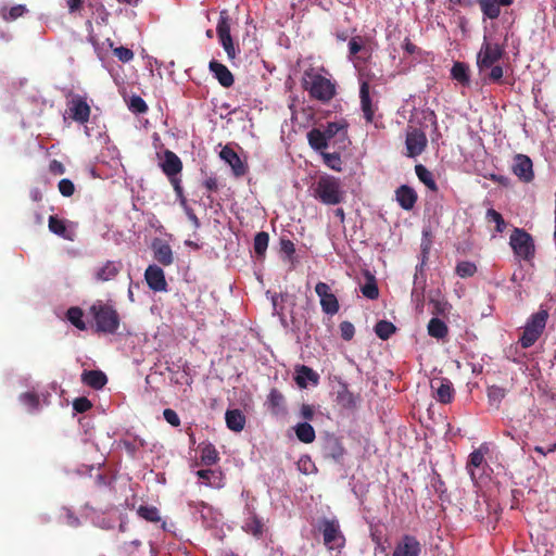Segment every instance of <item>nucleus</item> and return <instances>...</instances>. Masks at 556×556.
<instances>
[{
	"instance_id": "603ef678",
	"label": "nucleus",
	"mask_w": 556,
	"mask_h": 556,
	"mask_svg": "<svg viewBox=\"0 0 556 556\" xmlns=\"http://www.w3.org/2000/svg\"><path fill=\"white\" fill-rule=\"evenodd\" d=\"M486 218L490 222H494L496 224L495 229L497 232L504 231V229L506 227V223H505L503 216L497 211H495L494 208H489L486 211Z\"/></svg>"
},
{
	"instance_id": "58836bf2",
	"label": "nucleus",
	"mask_w": 556,
	"mask_h": 556,
	"mask_svg": "<svg viewBox=\"0 0 556 556\" xmlns=\"http://www.w3.org/2000/svg\"><path fill=\"white\" fill-rule=\"evenodd\" d=\"M27 12V9L23 4H16L12 8L3 7L0 9V16L5 22H12L23 16Z\"/></svg>"
},
{
	"instance_id": "37998d69",
	"label": "nucleus",
	"mask_w": 556,
	"mask_h": 556,
	"mask_svg": "<svg viewBox=\"0 0 556 556\" xmlns=\"http://www.w3.org/2000/svg\"><path fill=\"white\" fill-rule=\"evenodd\" d=\"M506 396V390L498 386H491L488 388V399L492 406L500 408V404Z\"/></svg>"
},
{
	"instance_id": "c756f323",
	"label": "nucleus",
	"mask_w": 556,
	"mask_h": 556,
	"mask_svg": "<svg viewBox=\"0 0 556 556\" xmlns=\"http://www.w3.org/2000/svg\"><path fill=\"white\" fill-rule=\"evenodd\" d=\"M307 141L312 149L320 152H324L329 144V141L319 128H313L307 132Z\"/></svg>"
},
{
	"instance_id": "423d86ee",
	"label": "nucleus",
	"mask_w": 556,
	"mask_h": 556,
	"mask_svg": "<svg viewBox=\"0 0 556 556\" xmlns=\"http://www.w3.org/2000/svg\"><path fill=\"white\" fill-rule=\"evenodd\" d=\"M509 245L516 257L530 261L534 257L535 245L533 238L525 229L515 228L509 238Z\"/></svg>"
},
{
	"instance_id": "412c9836",
	"label": "nucleus",
	"mask_w": 556,
	"mask_h": 556,
	"mask_svg": "<svg viewBox=\"0 0 556 556\" xmlns=\"http://www.w3.org/2000/svg\"><path fill=\"white\" fill-rule=\"evenodd\" d=\"M361 106L367 123H371L375 115V108L370 98V85L364 80L359 88Z\"/></svg>"
},
{
	"instance_id": "9d476101",
	"label": "nucleus",
	"mask_w": 556,
	"mask_h": 556,
	"mask_svg": "<svg viewBox=\"0 0 556 556\" xmlns=\"http://www.w3.org/2000/svg\"><path fill=\"white\" fill-rule=\"evenodd\" d=\"M430 388L434 399L441 404H450L455 395L453 383L444 377H435L430 381Z\"/></svg>"
},
{
	"instance_id": "5701e85b",
	"label": "nucleus",
	"mask_w": 556,
	"mask_h": 556,
	"mask_svg": "<svg viewBox=\"0 0 556 556\" xmlns=\"http://www.w3.org/2000/svg\"><path fill=\"white\" fill-rule=\"evenodd\" d=\"M267 407L271 415L280 416L286 414V400L283 394L277 390L271 389L267 395Z\"/></svg>"
},
{
	"instance_id": "6e6d98bb",
	"label": "nucleus",
	"mask_w": 556,
	"mask_h": 556,
	"mask_svg": "<svg viewBox=\"0 0 556 556\" xmlns=\"http://www.w3.org/2000/svg\"><path fill=\"white\" fill-rule=\"evenodd\" d=\"M58 188L60 193L65 198L72 197L75 192V185L68 178L61 179L58 184Z\"/></svg>"
},
{
	"instance_id": "f3484780",
	"label": "nucleus",
	"mask_w": 556,
	"mask_h": 556,
	"mask_svg": "<svg viewBox=\"0 0 556 556\" xmlns=\"http://www.w3.org/2000/svg\"><path fill=\"white\" fill-rule=\"evenodd\" d=\"M146 281L151 290L154 292H162L167 290V282L164 271L156 265H150L144 273Z\"/></svg>"
},
{
	"instance_id": "a211bd4d",
	"label": "nucleus",
	"mask_w": 556,
	"mask_h": 556,
	"mask_svg": "<svg viewBox=\"0 0 556 556\" xmlns=\"http://www.w3.org/2000/svg\"><path fill=\"white\" fill-rule=\"evenodd\" d=\"M484 18L496 20L502 7H510L514 0H477Z\"/></svg>"
},
{
	"instance_id": "0eeeda50",
	"label": "nucleus",
	"mask_w": 556,
	"mask_h": 556,
	"mask_svg": "<svg viewBox=\"0 0 556 556\" xmlns=\"http://www.w3.org/2000/svg\"><path fill=\"white\" fill-rule=\"evenodd\" d=\"M505 54L504 48L497 42H491L484 38L477 54V67L480 73L496 64Z\"/></svg>"
},
{
	"instance_id": "de8ad7c7",
	"label": "nucleus",
	"mask_w": 556,
	"mask_h": 556,
	"mask_svg": "<svg viewBox=\"0 0 556 556\" xmlns=\"http://www.w3.org/2000/svg\"><path fill=\"white\" fill-rule=\"evenodd\" d=\"M122 445L124 446L125 451L130 457H136L137 452L139 448L144 446V441L142 439L135 438L134 440H122Z\"/></svg>"
},
{
	"instance_id": "a878e982",
	"label": "nucleus",
	"mask_w": 556,
	"mask_h": 556,
	"mask_svg": "<svg viewBox=\"0 0 556 556\" xmlns=\"http://www.w3.org/2000/svg\"><path fill=\"white\" fill-rule=\"evenodd\" d=\"M48 227L52 233L65 240H74V232L67 228L66 222L64 219H61L55 215H51L48 220Z\"/></svg>"
},
{
	"instance_id": "aec40b11",
	"label": "nucleus",
	"mask_w": 556,
	"mask_h": 556,
	"mask_svg": "<svg viewBox=\"0 0 556 556\" xmlns=\"http://www.w3.org/2000/svg\"><path fill=\"white\" fill-rule=\"evenodd\" d=\"M208 68L224 88H229L233 85V75L226 65L219 63L216 60H212L208 64Z\"/></svg>"
},
{
	"instance_id": "c85d7f7f",
	"label": "nucleus",
	"mask_w": 556,
	"mask_h": 556,
	"mask_svg": "<svg viewBox=\"0 0 556 556\" xmlns=\"http://www.w3.org/2000/svg\"><path fill=\"white\" fill-rule=\"evenodd\" d=\"M325 456L332 458L333 460H340L345 454V448L337 438H330L327 440L325 447Z\"/></svg>"
},
{
	"instance_id": "6e6552de",
	"label": "nucleus",
	"mask_w": 556,
	"mask_h": 556,
	"mask_svg": "<svg viewBox=\"0 0 556 556\" xmlns=\"http://www.w3.org/2000/svg\"><path fill=\"white\" fill-rule=\"evenodd\" d=\"M315 292L319 296L320 306L325 314L334 315L340 309L337 296L331 292L330 286L319 281L315 286Z\"/></svg>"
},
{
	"instance_id": "ddd939ff",
	"label": "nucleus",
	"mask_w": 556,
	"mask_h": 556,
	"mask_svg": "<svg viewBox=\"0 0 556 556\" xmlns=\"http://www.w3.org/2000/svg\"><path fill=\"white\" fill-rule=\"evenodd\" d=\"M421 544L416 536L404 534L396 543L392 556H420Z\"/></svg>"
},
{
	"instance_id": "3c124183",
	"label": "nucleus",
	"mask_w": 556,
	"mask_h": 556,
	"mask_svg": "<svg viewBox=\"0 0 556 556\" xmlns=\"http://www.w3.org/2000/svg\"><path fill=\"white\" fill-rule=\"evenodd\" d=\"M489 74L483 78L485 83H502V78L504 76V70L501 65L494 64L491 66Z\"/></svg>"
},
{
	"instance_id": "6ab92c4d",
	"label": "nucleus",
	"mask_w": 556,
	"mask_h": 556,
	"mask_svg": "<svg viewBox=\"0 0 556 556\" xmlns=\"http://www.w3.org/2000/svg\"><path fill=\"white\" fill-rule=\"evenodd\" d=\"M395 199L403 210L410 211L412 208H414L418 197L416 191L412 187L407 185H402L395 191Z\"/></svg>"
},
{
	"instance_id": "864d4df0",
	"label": "nucleus",
	"mask_w": 556,
	"mask_h": 556,
	"mask_svg": "<svg viewBox=\"0 0 556 556\" xmlns=\"http://www.w3.org/2000/svg\"><path fill=\"white\" fill-rule=\"evenodd\" d=\"M218 39L224 50L226 51L228 59L233 60L236 58V49L233 46L231 35L218 37Z\"/></svg>"
},
{
	"instance_id": "338daca9",
	"label": "nucleus",
	"mask_w": 556,
	"mask_h": 556,
	"mask_svg": "<svg viewBox=\"0 0 556 556\" xmlns=\"http://www.w3.org/2000/svg\"><path fill=\"white\" fill-rule=\"evenodd\" d=\"M214 471L211 469H201L197 472L198 477L202 479L207 485H213L211 477L214 476Z\"/></svg>"
},
{
	"instance_id": "09e8293b",
	"label": "nucleus",
	"mask_w": 556,
	"mask_h": 556,
	"mask_svg": "<svg viewBox=\"0 0 556 556\" xmlns=\"http://www.w3.org/2000/svg\"><path fill=\"white\" fill-rule=\"evenodd\" d=\"M217 36L230 35V20L226 11H222L216 27Z\"/></svg>"
},
{
	"instance_id": "c03bdc74",
	"label": "nucleus",
	"mask_w": 556,
	"mask_h": 556,
	"mask_svg": "<svg viewBox=\"0 0 556 556\" xmlns=\"http://www.w3.org/2000/svg\"><path fill=\"white\" fill-rule=\"evenodd\" d=\"M321 156L324 160V163L331 169L336 172L342 170V160L338 152L329 153V152H321Z\"/></svg>"
},
{
	"instance_id": "f8f14e48",
	"label": "nucleus",
	"mask_w": 556,
	"mask_h": 556,
	"mask_svg": "<svg viewBox=\"0 0 556 556\" xmlns=\"http://www.w3.org/2000/svg\"><path fill=\"white\" fill-rule=\"evenodd\" d=\"M91 109L87 101L76 94L68 102V115L70 117L79 123L85 124L89 121Z\"/></svg>"
},
{
	"instance_id": "8fccbe9b",
	"label": "nucleus",
	"mask_w": 556,
	"mask_h": 556,
	"mask_svg": "<svg viewBox=\"0 0 556 556\" xmlns=\"http://www.w3.org/2000/svg\"><path fill=\"white\" fill-rule=\"evenodd\" d=\"M128 108L132 113L142 114L148 111L146 101L139 96H132L129 100Z\"/></svg>"
},
{
	"instance_id": "13d9d810",
	"label": "nucleus",
	"mask_w": 556,
	"mask_h": 556,
	"mask_svg": "<svg viewBox=\"0 0 556 556\" xmlns=\"http://www.w3.org/2000/svg\"><path fill=\"white\" fill-rule=\"evenodd\" d=\"M340 333L341 338L345 341H350L353 339L355 334L354 325L351 321L344 320L340 324Z\"/></svg>"
},
{
	"instance_id": "9b49d317",
	"label": "nucleus",
	"mask_w": 556,
	"mask_h": 556,
	"mask_svg": "<svg viewBox=\"0 0 556 556\" xmlns=\"http://www.w3.org/2000/svg\"><path fill=\"white\" fill-rule=\"evenodd\" d=\"M426 134L417 128L408 131L406 135L405 146L407 150V156L416 157L420 155L427 147Z\"/></svg>"
},
{
	"instance_id": "ea45409f",
	"label": "nucleus",
	"mask_w": 556,
	"mask_h": 556,
	"mask_svg": "<svg viewBox=\"0 0 556 556\" xmlns=\"http://www.w3.org/2000/svg\"><path fill=\"white\" fill-rule=\"evenodd\" d=\"M137 514L140 518L149 522L161 521L160 511L155 506L140 505L137 509Z\"/></svg>"
},
{
	"instance_id": "e2e57ef3",
	"label": "nucleus",
	"mask_w": 556,
	"mask_h": 556,
	"mask_svg": "<svg viewBox=\"0 0 556 556\" xmlns=\"http://www.w3.org/2000/svg\"><path fill=\"white\" fill-rule=\"evenodd\" d=\"M168 180L172 184L177 198L181 201L182 204H185L186 203V199L184 197V189L181 187V179L178 176H175V177L168 178Z\"/></svg>"
},
{
	"instance_id": "b1692460",
	"label": "nucleus",
	"mask_w": 556,
	"mask_h": 556,
	"mask_svg": "<svg viewBox=\"0 0 556 556\" xmlns=\"http://www.w3.org/2000/svg\"><path fill=\"white\" fill-rule=\"evenodd\" d=\"M81 382L94 390H101L106 384L108 377L101 370H84Z\"/></svg>"
},
{
	"instance_id": "69168bd1",
	"label": "nucleus",
	"mask_w": 556,
	"mask_h": 556,
	"mask_svg": "<svg viewBox=\"0 0 556 556\" xmlns=\"http://www.w3.org/2000/svg\"><path fill=\"white\" fill-rule=\"evenodd\" d=\"M203 186L211 192H216L218 190V180L216 177H207L203 181Z\"/></svg>"
},
{
	"instance_id": "79ce46f5",
	"label": "nucleus",
	"mask_w": 556,
	"mask_h": 556,
	"mask_svg": "<svg viewBox=\"0 0 556 556\" xmlns=\"http://www.w3.org/2000/svg\"><path fill=\"white\" fill-rule=\"evenodd\" d=\"M395 331L396 327L388 320H379L375 326V332L381 340H388Z\"/></svg>"
},
{
	"instance_id": "e433bc0d",
	"label": "nucleus",
	"mask_w": 556,
	"mask_h": 556,
	"mask_svg": "<svg viewBox=\"0 0 556 556\" xmlns=\"http://www.w3.org/2000/svg\"><path fill=\"white\" fill-rule=\"evenodd\" d=\"M415 173H416L418 179L422 184H425L430 190H432V191L438 190V185H437L435 180L433 179V175L429 169H427L426 166H424L422 164L416 165Z\"/></svg>"
},
{
	"instance_id": "680f3d73",
	"label": "nucleus",
	"mask_w": 556,
	"mask_h": 556,
	"mask_svg": "<svg viewBox=\"0 0 556 556\" xmlns=\"http://www.w3.org/2000/svg\"><path fill=\"white\" fill-rule=\"evenodd\" d=\"M363 49V38L361 36L352 37L349 41V52L351 56L356 55Z\"/></svg>"
},
{
	"instance_id": "7c9ffc66",
	"label": "nucleus",
	"mask_w": 556,
	"mask_h": 556,
	"mask_svg": "<svg viewBox=\"0 0 556 556\" xmlns=\"http://www.w3.org/2000/svg\"><path fill=\"white\" fill-rule=\"evenodd\" d=\"M452 78L463 86L470 85L469 66L463 62H455L451 70Z\"/></svg>"
},
{
	"instance_id": "c9c22d12",
	"label": "nucleus",
	"mask_w": 556,
	"mask_h": 556,
	"mask_svg": "<svg viewBox=\"0 0 556 556\" xmlns=\"http://www.w3.org/2000/svg\"><path fill=\"white\" fill-rule=\"evenodd\" d=\"M362 294L369 299V300H376L379 296V288L377 285V281L375 277L371 274H366V281L361 287Z\"/></svg>"
},
{
	"instance_id": "bb28decb",
	"label": "nucleus",
	"mask_w": 556,
	"mask_h": 556,
	"mask_svg": "<svg viewBox=\"0 0 556 556\" xmlns=\"http://www.w3.org/2000/svg\"><path fill=\"white\" fill-rule=\"evenodd\" d=\"M307 381L317 384L319 376L311 367L302 365L296 369L295 382L300 388H306Z\"/></svg>"
},
{
	"instance_id": "2f4dec72",
	"label": "nucleus",
	"mask_w": 556,
	"mask_h": 556,
	"mask_svg": "<svg viewBox=\"0 0 556 556\" xmlns=\"http://www.w3.org/2000/svg\"><path fill=\"white\" fill-rule=\"evenodd\" d=\"M201 462L205 466L215 465L219 460V455L212 443H202L200 446Z\"/></svg>"
},
{
	"instance_id": "a19ab883",
	"label": "nucleus",
	"mask_w": 556,
	"mask_h": 556,
	"mask_svg": "<svg viewBox=\"0 0 556 556\" xmlns=\"http://www.w3.org/2000/svg\"><path fill=\"white\" fill-rule=\"evenodd\" d=\"M483 463L484 452L482 451V447L475 450L473 452L470 453L466 468L471 479H475V471L472 468H479Z\"/></svg>"
},
{
	"instance_id": "cd10ccee",
	"label": "nucleus",
	"mask_w": 556,
	"mask_h": 556,
	"mask_svg": "<svg viewBox=\"0 0 556 556\" xmlns=\"http://www.w3.org/2000/svg\"><path fill=\"white\" fill-rule=\"evenodd\" d=\"M225 419L227 427L236 432H240L245 426V416L239 409L227 410Z\"/></svg>"
},
{
	"instance_id": "4468645a",
	"label": "nucleus",
	"mask_w": 556,
	"mask_h": 556,
	"mask_svg": "<svg viewBox=\"0 0 556 556\" xmlns=\"http://www.w3.org/2000/svg\"><path fill=\"white\" fill-rule=\"evenodd\" d=\"M513 173L523 182H531L534 178L533 164L526 154H517L514 157Z\"/></svg>"
},
{
	"instance_id": "f704fd0d",
	"label": "nucleus",
	"mask_w": 556,
	"mask_h": 556,
	"mask_svg": "<svg viewBox=\"0 0 556 556\" xmlns=\"http://www.w3.org/2000/svg\"><path fill=\"white\" fill-rule=\"evenodd\" d=\"M269 235L265 231H260L254 237L253 249L257 258L263 260L268 248Z\"/></svg>"
},
{
	"instance_id": "72a5a7b5",
	"label": "nucleus",
	"mask_w": 556,
	"mask_h": 556,
	"mask_svg": "<svg viewBox=\"0 0 556 556\" xmlns=\"http://www.w3.org/2000/svg\"><path fill=\"white\" fill-rule=\"evenodd\" d=\"M296 438L303 443L314 442L316 434L312 425L308 422H300L295 426Z\"/></svg>"
},
{
	"instance_id": "393cba45",
	"label": "nucleus",
	"mask_w": 556,
	"mask_h": 556,
	"mask_svg": "<svg viewBox=\"0 0 556 556\" xmlns=\"http://www.w3.org/2000/svg\"><path fill=\"white\" fill-rule=\"evenodd\" d=\"M154 258L163 266H169L173 261V251L168 243L156 240L152 244Z\"/></svg>"
},
{
	"instance_id": "5fc2aeb1",
	"label": "nucleus",
	"mask_w": 556,
	"mask_h": 556,
	"mask_svg": "<svg viewBox=\"0 0 556 556\" xmlns=\"http://www.w3.org/2000/svg\"><path fill=\"white\" fill-rule=\"evenodd\" d=\"M113 54L123 63L130 62L135 56L132 50L123 46L113 48Z\"/></svg>"
},
{
	"instance_id": "0e129e2a",
	"label": "nucleus",
	"mask_w": 556,
	"mask_h": 556,
	"mask_svg": "<svg viewBox=\"0 0 556 556\" xmlns=\"http://www.w3.org/2000/svg\"><path fill=\"white\" fill-rule=\"evenodd\" d=\"M164 419L173 427L180 426V418L177 413L172 408H165L163 412Z\"/></svg>"
},
{
	"instance_id": "473e14b6",
	"label": "nucleus",
	"mask_w": 556,
	"mask_h": 556,
	"mask_svg": "<svg viewBox=\"0 0 556 556\" xmlns=\"http://www.w3.org/2000/svg\"><path fill=\"white\" fill-rule=\"evenodd\" d=\"M428 333L430 337L435 339H443L448 333L446 324L440 318L433 317L428 324Z\"/></svg>"
},
{
	"instance_id": "39448f33",
	"label": "nucleus",
	"mask_w": 556,
	"mask_h": 556,
	"mask_svg": "<svg viewBox=\"0 0 556 556\" xmlns=\"http://www.w3.org/2000/svg\"><path fill=\"white\" fill-rule=\"evenodd\" d=\"M547 318L548 313L545 309H540L535 314L531 315L525 326L521 337L519 338L520 345L523 349L532 346L538 341L545 329Z\"/></svg>"
},
{
	"instance_id": "a18cd8bd",
	"label": "nucleus",
	"mask_w": 556,
	"mask_h": 556,
	"mask_svg": "<svg viewBox=\"0 0 556 556\" xmlns=\"http://www.w3.org/2000/svg\"><path fill=\"white\" fill-rule=\"evenodd\" d=\"M455 273L460 278L472 277L477 273V266L472 262L463 261L457 263Z\"/></svg>"
},
{
	"instance_id": "4d7b16f0",
	"label": "nucleus",
	"mask_w": 556,
	"mask_h": 556,
	"mask_svg": "<svg viewBox=\"0 0 556 556\" xmlns=\"http://www.w3.org/2000/svg\"><path fill=\"white\" fill-rule=\"evenodd\" d=\"M21 402L26 405L29 409H36L39 406V397L37 394L31 392L23 393L20 396Z\"/></svg>"
},
{
	"instance_id": "bf43d9fd",
	"label": "nucleus",
	"mask_w": 556,
	"mask_h": 556,
	"mask_svg": "<svg viewBox=\"0 0 556 556\" xmlns=\"http://www.w3.org/2000/svg\"><path fill=\"white\" fill-rule=\"evenodd\" d=\"M92 407V404L91 402L85 397V396H81V397H77L74 400L73 402V408L77 412V413H86L87 410H89L90 408Z\"/></svg>"
},
{
	"instance_id": "4c0bfd02",
	"label": "nucleus",
	"mask_w": 556,
	"mask_h": 556,
	"mask_svg": "<svg viewBox=\"0 0 556 556\" xmlns=\"http://www.w3.org/2000/svg\"><path fill=\"white\" fill-rule=\"evenodd\" d=\"M66 317L70 323L79 330H86L87 324L84 320V312L78 306L70 307L66 312Z\"/></svg>"
},
{
	"instance_id": "49530a36",
	"label": "nucleus",
	"mask_w": 556,
	"mask_h": 556,
	"mask_svg": "<svg viewBox=\"0 0 556 556\" xmlns=\"http://www.w3.org/2000/svg\"><path fill=\"white\" fill-rule=\"evenodd\" d=\"M264 525L262 520L253 514L247 521L244 526V530L249 533H252L255 536H258L263 533Z\"/></svg>"
},
{
	"instance_id": "f03ea898",
	"label": "nucleus",
	"mask_w": 556,
	"mask_h": 556,
	"mask_svg": "<svg viewBox=\"0 0 556 556\" xmlns=\"http://www.w3.org/2000/svg\"><path fill=\"white\" fill-rule=\"evenodd\" d=\"M302 87L308 92L312 99L321 103L330 102L337 93L336 83L323 76L313 67L304 71Z\"/></svg>"
},
{
	"instance_id": "f257e3e1",
	"label": "nucleus",
	"mask_w": 556,
	"mask_h": 556,
	"mask_svg": "<svg viewBox=\"0 0 556 556\" xmlns=\"http://www.w3.org/2000/svg\"><path fill=\"white\" fill-rule=\"evenodd\" d=\"M91 327L98 333L114 334L121 325V317L113 304L96 301L88 309Z\"/></svg>"
},
{
	"instance_id": "052dcab7",
	"label": "nucleus",
	"mask_w": 556,
	"mask_h": 556,
	"mask_svg": "<svg viewBox=\"0 0 556 556\" xmlns=\"http://www.w3.org/2000/svg\"><path fill=\"white\" fill-rule=\"evenodd\" d=\"M280 251L285 253L289 257V260H291L295 253V245L290 239L281 238Z\"/></svg>"
},
{
	"instance_id": "1a4fd4ad",
	"label": "nucleus",
	"mask_w": 556,
	"mask_h": 556,
	"mask_svg": "<svg viewBox=\"0 0 556 556\" xmlns=\"http://www.w3.org/2000/svg\"><path fill=\"white\" fill-rule=\"evenodd\" d=\"M348 127L349 124L346 121L342 119L339 122H329L327 123L324 130H321L328 141L333 140L336 144H339V148H345L346 143H350L348 136Z\"/></svg>"
},
{
	"instance_id": "20e7f679",
	"label": "nucleus",
	"mask_w": 556,
	"mask_h": 556,
	"mask_svg": "<svg viewBox=\"0 0 556 556\" xmlns=\"http://www.w3.org/2000/svg\"><path fill=\"white\" fill-rule=\"evenodd\" d=\"M344 192L341 182L332 176H324L318 179L315 187V198L327 205H337L343 201Z\"/></svg>"
},
{
	"instance_id": "2eb2a0df",
	"label": "nucleus",
	"mask_w": 556,
	"mask_h": 556,
	"mask_svg": "<svg viewBox=\"0 0 556 556\" xmlns=\"http://www.w3.org/2000/svg\"><path fill=\"white\" fill-rule=\"evenodd\" d=\"M159 165L167 178L179 176L184 167L179 156L170 150L163 152V157Z\"/></svg>"
},
{
	"instance_id": "774afa93",
	"label": "nucleus",
	"mask_w": 556,
	"mask_h": 556,
	"mask_svg": "<svg viewBox=\"0 0 556 556\" xmlns=\"http://www.w3.org/2000/svg\"><path fill=\"white\" fill-rule=\"evenodd\" d=\"M301 416L305 420H312L314 417V408L308 404H303L301 406Z\"/></svg>"
},
{
	"instance_id": "4be33fe9",
	"label": "nucleus",
	"mask_w": 556,
	"mask_h": 556,
	"mask_svg": "<svg viewBox=\"0 0 556 556\" xmlns=\"http://www.w3.org/2000/svg\"><path fill=\"white\" fill-rule=\"evenodd\" d=\"M122 269L121 262L106 261L102 266L96 269L94 278L97 281L106 282L114 279Z\"/></svg>"
},
{
	"instance_id": "dca6fc26",
	"label": "nucleus",
	"mask_w": 556,
	"mask_h": 556,
	"mask_svg": "<svg viewBox=\"0 0 556 556\" xmlns=\"http://www.w3.org/2000/svg\"><path fill=\"white\" fill-rule=\"evenodd\" d=\"M219 156L231 167L236 177H241L247 174L248 165L240 159L238 153L232 148L225 146L222 149Z\"/></svg>"
},
{
	"instance_id": "7ed1b4c3",
	"label": "nucleus",
	"mask_w": 556,
	"mask_h": 556,
	"mask_svg": "<svg viewBox=\"0 0 556 556\" xmlns=\"http://www.w3.org/2000/svg\"><path fill=\"white\" fill-rule=\"evenodd\" d=\"M318 531L323 535L324 545L328 552H337L338 554L342 552L346 540L337 518L319 520Z\"/></svg>"
}]
</instances>
